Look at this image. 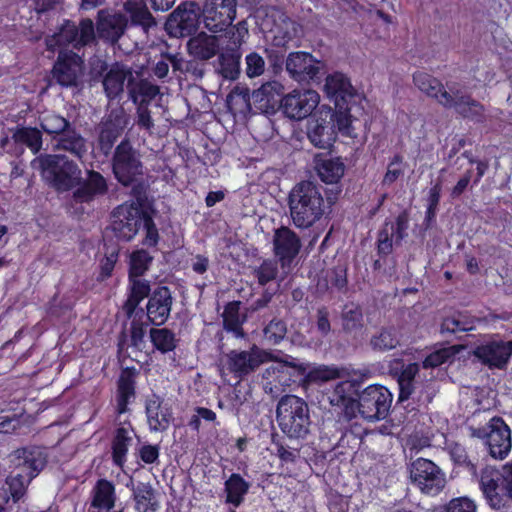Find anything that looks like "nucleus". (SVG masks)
Masks as SVG:
<instances>
[{
	"mask_svg": "<svg viewBox=\"0 0 512 512\" xmlns=\"http://www.w3.org/2000/svg\"><path fill=\"white\" fill-rule=\"evenodd\" d=\"M108 185L105 178L94 170L87 171V178L74 192V197L81 202H88L95 197L106 194Z\"/></svg>",
	"mask_w": 512,
	"mask_h": 512,
	"instance_id": "c756f323",
	"label": "nucleus"
},
{
	"mask_svg": "<svg viewBox=\"0 0 512 512\" xmlns=\"http://www.w3.org/2000/svg\"><path fill=\"white\" fill-rule=\"evenodd\" d=\"M460 347L449 346L440 348L429 354L423 361L424 368H435L446 362H450L459 352Z\"/></svg>",
	"mask_w": 512,
	"mask_h": 512,
	"instance_id": "603ef678",
	"label": "nucleus"
},
{
	"mask_svg": "<svg viewBox=\"0 0 512 512\" xmlns=\"http://www.w3.org/2000/svg\"><path fill=\"white\" fill-rule=\"evenodd\" d=\"M308 138L315 147L328 149L336 139L335 126L326 119H317L309 125Z\"/></svg>",
	"mask_w": 512,
	"mask_h": 512,
	"instance_id": "7c9ffc66",
	"label": "nucleus"
},
{
	"mask_svg": "<svg viewBox=\"0 0 512 512\" xmlns=\"http://www.w3.org/2000/svg\"><path fill=\"white\" fill-rule=\"evenodd\" d=\"M235 15V0H206L202 11L204 25L213 33L226 32L232 28Z\"/></svg>",
	"mask_w": 512,
	"mask_h": 512,
	"instance_id": "4468645a",
	"label": "nucleus"
},
{
	"mask_svg": "<svg viewBox=\"0 0 512 512\" xmlns=\"http://www.w3.org/2000/svg\"><path fill=\"white\" fill-rule=\"evenodd\" d=\"M272 359V355L257 346L248 351L233 350L227 354L228 369L239 377L248 375L261 364Z\"/></svg>",
	"mask_w": 512,
	"mask_h": 512,
	"instance_id": "a211bd4d",
	"label": "nucleus"
},
{
	"mask_svg": "<svg viewBox=\"0 0 512 512\" xmlns=\"http://www.w3.org/2000/svg\"><path fill=\"white\" fill-rule=\"evenodd\" d=\"M324 90L327 97L336 106L348 103L355 95V89L350 80L342 73H334L326 78Z\"/></svg>",
	"mask_w": 512,
	"mask_h": 512,
	"instance_id": "cd10ccee",
	"label": "nucleus"
},
{
	"mask_svg": "<svg viewBox=\"0 0 512 512\" xmlns=\"http://www.w3.org/2000/svg\"><path fill=\"white\" fill-rule=\"evenodd\" d=\"M231 36L223 51L219 55L220 73L227 79L237 78L240 71L239 48L248 35V28L244 21L229 29Z\"/></svg>",
	"mask_w": 512,
	"mask_h": 512,
	"instance_id": "9d476101",
	"label": "nucleus"
},
{
	"mask_svg": "<svg viewBox=\"0 0 512 512\" xmlns=\"http://www.w3.org/2000/svg\"><path fill=\"white\" fill-rule=\"evenodd\" d=\"M411 479L425 494L437 495L445 486L444 473L433 462L419 458L412 463Z\"/></svg>",
	"mask_w": 512,
	"mask_h": 512,
	"instance_id": "2eb2a0df",
	"label": "nucleus"
},
{
	"mask_svg": "<svg viewBox=\"0 0 512 512\" xmlns=\"http://www.w3.org/2000/svg\"><path fill=\"white\" fill-rule=\"evenodd\" d=\"M255 275L259 284L265 285L275 279L277 275V264L274 261H264L261 266L255 270Z\"/></svg>",
	"mask_w": 512,
	"mask_h": 512,
	"instance_id": "69168bd1",
	"label": "nucleus"
},
{
	"mask_svg": "<svg viewBox=\"0 0 512 512\" xmlns=\"http://www.w3.org/2000/svg\"><path fill=\"white\" fill-rule=\"evenodd\" d=\"M159 447L157 445L144 444L138 450V456L145 464H158Z\"/></svg>",
	"mask_w": 512,
	"mask_h": 512,
	"instance_id": "338daca9",
	"label": "nucleus"
},
{
	"mask_svg": "<svg viewBox=\"0 0 512 512\" xmlns=\"http://www.w3.org/2000/svg\"><path fill=\"white\" fill-rule=\"evenodd\" d=\"M338 110L331 115L332 125L337 127L338 131L345 136L355 137L354 119L348 113V109H343V105L337 106Z\"/></svg>",
	"mask_w": 512,
	"mask_h": 512,
	"instance_id": "8fccbe9b",
	"label": "nucleus"
},
{
	"mask_svg": "<svg viewBox=\"0 0 512 512\" xmlns=\"http://www.w3.org/2000/svg\"><path fill=\"white\" fill-rule=\"evenodd\" d=\"M240 303L230 302L226 305L223 312V324L227 331H231L236 337H242L241 330L242 318L240 315Z\"/></svg>",
	"mask_w": 512,
	"mask_h": 512,
	"instance_id": "de8ad7c7",
	"label": "nucleus"
},
{
	"mask_svg": "<svg viewBox=\"0 0 512 512\" xmlns=\"http://www.w3.org/2000/svg\"><path fill=\"white\" fill-rule=\"evenodd\" d=\"M313 380L328 381L341 377V371L335 367H319L309 373Z\"/></svg>",
	"mask_w": 512,
	"mask_h": 512,
	"instance_id": "774afa93",
	"label": "nucleus"
},
{
	"mask_svg": "<svg viewBox=\"0 0 512 512\" xmlns=\"http://www.w3.org/2000/svg\"><path fill=\"white\" fill-rule=\"evenodd\" d=\"M134 396V380L130 373L121 374L118 381L117 412L123 414L127 411L129 400Z\"/></svg>",
	"mask_w": 512,
	"mask_h": 512,
	"instance_id": "a18cd8bd",
	"label": "nucleus"
},
{
	"mask_svg": "<svg viewBox=\"0 0 512 512\" xmlns=\"http://www.w3.org/2000/svg\"><path fill=\"white\" fill-rule=\"evenodd\" d=\"M128 20L120 13L110 14L104 10L98 12L97 32L99 37L115 43L123 35Z\"/></svg>",
	"mask_w": 512,
	"mask_h": 512,
	"instance_id": "bb28decb",
	"label": "nucleus"
},
{
	"mask_svg": "<svg viewBox=\"0 0 512 512\" xmlns=\"http://www.w3.org/2000/svg\"><path fill=\"white\" fill-rule=\"evenodd\" d=\"M270 31L274 34L273 41L275 45L283 46L299 35L300 26L285 14L277 12V20Z\"/></svg>",
	"mask_w": 512,
	"mask_h": 512,
	"instance_id": "c9c22d12",
	"label": "nucleus"
},
{
	"mask_svg": "<svg viewBox=\"0 0 512 512\" xmlns=\"http://www.w3.org/2000/svg\"><path fill=\"white\" fill-rule=\"evenodd\" d=\"M152 257L145 250H137L130 256V277L143 275L149 267Z\"/></svg>",
	"mask_w": 512,
	"mask_h": 512,
	"instance_id": "5fc2aeb1",
	"label": "nucleus"
},
{
	"mask_svg": "<svg viewBox=\"0 0 512 512\" xmlns=\"http://www.w3.org/2000/svg\"><path fill=\"white\" fill-rule=\"evenodd\" d=\"M320 103V95L312 89H294L280 102L283 114L292 120L300 121L312 114Z\"/></svg>",
	"mask_w": 512,
	"mask_h": 512,
	"instance_id": "9b49d317",
	"label": "nucleus"
},
{
	"mask_svg": "<svg viewBox=\"0 0 512 512\" xmlns=\"http://www.w3.org/2000/svg\"><path fill=\"white\" fill-rule=\"evenodd\" d=\"M345 165L339 158L325 159L317 166L320 179L329 184L337 183L344 175Z\"/></svg>",
	"mask_w": 512,
	"mask_h": 512,
	"instance_id": "37998d69",
	"label": "nucleus"
},
{
	"mask_svg": "<svg viewBox=\"0 0 512 512\" xmlns=\"http://www.w3.org/2000/svg\"><path fill=\"white\" fill-rule=\"evenodd\" d=\"M321 69V62L307 52H292L286 59V71L299 83L313 81Z\"/></svg>",
	"mask_w": 512,
	"mask_h": 512,
	"instance_id": "6ab92c4d",
	"label": "nucleus"
},
{
	"mask_svg": "<svg viewBox=\"0 0 512 512\" xmlns=\"http://www.w3.org/2000/svg\"><path fill=\"white\" fill-rule=\"evenodd\" d=\"M115 488L105 479L97 481L92 490L91 509L89 512H109L115 504Z\"/></svg>",
	"mask_w": 512,
	"mask_h": 512,
	"instance_id": "2f4dec72",
	"label": "nucleus"
},
{
	"mask_svg": "<svg viewBox=\"0 0 512 512\" xmlns=\"http://www.w3.org/2000/svg\"><path fill=\"white\" fill-rule=\"evenodd\" d=\"M444 512H477V505L469 497H456L445 505Z\"/></svg>",
	"mask_w": 512,
	"mask_h": 512,
	"instance_id": "680f3d73",
	"label": "nucleus"
},
{
	"mask_svg": "<svg viewBox=\"0 0 512 512\" xmlns=\"http://www.w3.org/2000/svg\"><path fill=\"white\" fill-rule=\"evenodd\" d=\"M133 77L134 75L130 68L122 64H114L103 79V86L107 97L113 99L120 95L124 90L125 81L128 83Z\"/></svg>",
	"mask_w": 512,
	"mask_h": 512,
	"instance_id": "c85d7f7f",
	"label": "nucleus"
},
{
	"mask_svg": "<svg viewBox=\"0 0 512 512\" xmlns=\"http://www.w3.org/2000/svg\"><path fill=\"white\" fill-rule=\"evenodd\" d=\"M392 393L382 385H369L358 394L354 418L360 415L368 421L383 419L392 403Z\"/></svg>",
	"mask_w": 512,
	"mask_h": 512,
	"instance_id": "423d86ee",
	"label": "nucleus"
},
{
	"mask_svg": "<svg viewBox=\"0 0 512 512\" xmlns=\"http://www.w3.org/2000/svg\"><path fill=\"white\" fill-rule=\"evenodd\" d=\"M131 291L124 304V310L131 316L138 304L149 294L150 287L146 281L140 279L131 280Z\"/></svg>",
	"mask_w": 512,
	"mask_h": 512,
	"instance_id": "49530a36",
	"label": "nucleus"
},
{
	"mask_svg": "<svg viewBox=\"0 0 512 512\" xmlns=\"http://www.w3.org/2000/svg\"><path fill=\"white\" fill-rule=\"evenodd\" d=\"M127 88L132 101L134 103L140 102L141 105L150 102L160 93L157 85L143 79L136 81L135 76L129 80Z\"/></svg>",
	"mask_w": 512,
	"mask_h": 512,
	"instance_id": "e433bc0d",
	"label": "nucleus"
},
{
	"mask_svg": "<svg viewBox=\"0 0 512 512\" xmlns=\"http://www.w3.org/2000/svg\"><path fill=\"white\" fill-rule=\"evenodd\" d=\"M249 483L239 474H232L225 482V491L227 493V502L238 507L249 490Z\"/></svg>",
	"mask_w": 512,
	"mask_h": 512,
	"instance_id": "a19ab883",
	"label": "nucleus"
},
{
	"mask_svg": "<svg viewBox=\"0 0 512 512\" xmlns=\"http://www.w3.org/2000/svg\"><path fill=\"white\" fill-rule=\"evenodd\" d=\"M145 213L136 202L119 205L112 214V229L122 240L130 241L138 233Z\"/></svg>",
	"mask_w": 512,
	"mask_h": 512,
	"instance_id": "f8f14e48",
	"label": "nucleus"
},
{
	"mask_svg": "<svg viewBox=\"0 0 512 512\" xmlns=\"http://www.w3.org/2000/svg\"><path fill=\"white\" fill-rule=\"evenodd\" d=\"M471 436L478 438L487 446L495 459H504L511 450V433L506 423L499 417H493L479 428L470 427Z\"/></svg>",
	"mask_w": 512,
	"mask_h": 512,
	"instance_id": "0eeeda50",
	"label": "nucleus"
},
{
	"mask_svg": "<svg viewBox=\"0 0 512 512\" xmlns=\"http://www.w3.org/2000/svg\"><path fill=\"white\" fill-rule=\"evenodd\" d=\"M135 509L138 512H156L158 501L151 485L139 483L133 490Z\"/></svg>",
	"mask_w": 512,
	"mask_h": 512,
	"instance_id": "58836bf2",
	"label": "nucleus"
},
{
	"mask_svg": "<svg viewBox=\"0 0 512 512\" xmlns=\"http://www.w3.org/2000/svg\"><path fill=\"white\" fill-rule=\"evenodd\" d=\"M199 25V6L194 2L180 5L167 19L165 29L173 37H185L196 31Z\"/></svg>",
	"mask_w": 512,
	"mask_h": 512,
	"instance_id": "dca6fc26",
	"label": "nucleus"
},
{
	"mask_svg": "<svg viewBox=\"0 0 512 512\" xmlns=\"http://www.w3.org/2000/svg\"><path fill=\"white\" fill-rule=\"evenodd\" d=\"M358 383L354 380H344L335 384L329 394L331 405L342 408L348 418H354V409L358 398Z\"/></svg>",
	"mask_w": 512,
	"mask_h": 512,
	"instance_id": "b1692460",
	"label": "nucleus"
},
{
	"mask_svg": "<svg viewBox=\"0 0 512 512\" xmlns=\"http://www.w3.org/2000/svg\"><path fill=\"white\" fill-rule=\"evenodd\" d=\"M31 481L32 480L24 478L23 474L11 472V475L8 476L5 481V486H3L0 491H5L7 493L9 496V502L12 501L13 503H17L26 494V490Z\"/></svg>",
	"mask_w": 512,
	"mask_h": 512,
	"instance_id": "c03bdc74",
	"label": "nucleus"
},
{
	"mask_svg": "<svg viewBox=\"0 0 512 512\" xmlns=\"http://www.w3.org/2000/svg\"><path fill=\"white\" fill-rule=\"evenodd\" d=\"M288 356H286L285 360H277L273 361L270 366H268L264 373L263 378L269 380L265 389H268L272 392L273 387L278 391L279 386L288 385V381L290 380V370L295 367L292 362L288 361Z\"/></svg>",
	"mask_w": 512,
	"mask_h": 512,
	"instance_id": "473e14b6",
	"label": "nucleus"
},
{
	"mask_svg": "<svg viewBox=\"0 0 512 512\" xmlns=\"http://www.w3.org/2000/svg\"><path fill=\"white\" fill-rule=\"evenodd\" d=\"M230 36L229 30L219 36L200 32L188 41V51L197 59L208 60L220 51L221 45L227 44Z\"/></svg>",
	"mask_w": 512,
	"mask_h": 512,
	"instance_id": "412c9836",
	"label": "nucleus"
},
{
	"mask_svg": "<svg viewBox=\"0 0 512 512\" xmlns=\"http://www.w3.org/2000/svg\"><path fill=\"white\" fill-rule=\"evenodd\" d=\"M442 331L450 333L470 331L474 329V320L461 314L446 318L442 323Z\"/></svg>",
	"mask_w": 512,
	"mask_h": 512,
	"instance_id": "4d7b16f0",
	"label": "nucleus"
},
{
	"mask_svg": "<svg viewBox=\"0 0 512 512\" xmlns=\"http://www.w3.org/2000/svg\"><path fill=\"white\" fill-rule=\"evenodd\" d=\"M245 64L246 75L249 78L261 76L264 73L266 67L264 58L256 52H251L245 57Z\"/></svg>",
	"mask_w": 512,
	"mask_h": 512,
	"instance_id": "052dcab7",
	"label": "nucleus"
},
{
	"mask_svg": "<svg viewBox=\"0 0 512 512\" xmlns=\"http://www.w3.org/2000/svg\"><path fill=\"white\" fill-rule=\"evenodd\" d=\"M114 111H119V113L115 115L114 121L109 119L102 123L99 135L100 148L105 154L110 152L125 124L123 109L117 108Z\"/></svg>",
	"mask_w": 512,
	"mask_h": 512,
	"instance_id": "72a5a7b5",
	"label": "nucleus"
},
{
	"mask_svg": "<svg viewBox=\"0 0 512 512\" xmlns=\"http://www.w3.org/2000/svg\"><path fill=\"white\" fill-rule=\"evenodd\" d=\"M150 339L154 347L162 353L174 350L177 343L175 334L167 328L151 329Z\"/></svg>",
	"mask_w": 512,
	"mask_h": 512,
	"instance_id": "09e8293b",
	"label": "nucleus"
},
{
	"mask_svg": "<svg viewBox=\"0 0 512 512\" xmlns=\"http://www.w3.org/2000/svg\"><path fill=\"white\" fill-rule=\"evenodd\" d=\"M112 168L115 178L124 186L137 181L143 174L139 154L127 142H121L114 153Z\"/></svg>",
	"mask_w": 512,
	"mask_h": 512,
	"instance_id": "1a4fd4ad",
	"label": "nucleus"
},
{
	"mask_svg": "<svg viewBox=\"0 0 512 512\" xmlns=\"http://www.w3.org/2000/svg\"><path fill=\"white\" fill-rule=\"evenodd\" d=\"M36 161L40 165L43 178L57 191H68L80 183V168L66 156L44 155Z\"/></svg>",
	"mask_w": 512,
	"mask_h": 512,
	"instance_id": "20e7f679",
	"label": "nucleus"
},
{
	"mask_svg": "<svg viewBox=\"0 0 512 512\" xmlns=\"http://www.w3.org/2000/svg\"><path fill=\"white\" fill-rule=\"evenodd\" d=\"M276 418L281 431L291 439H303L310 431V415L307 403L295 395L280 399Z\"/></svg>",
	"mask_w": 512,
	"mask_h": 512,
	"instance_id": "7ed1b4c3",
	"label": "nucleus"
},
{
	"mask_svg": "<svg viewBox=\"0 0 512 512\" xmlns=\"http://www.w3.org/2000/svg\"><path fill=\"white\" fill-rule=\"evenodd\" d=\"M133 440V430L118 428L112 443V457L115 465L122 467L126 462V455Z\"/></svg>",
	"mask_w": 512,
	"mask_h": 512,
	"instance_id": "4c0bfd02",
	"label": "nucleus"
},
{
	"mask_svg": "<svg viewBox=\"0 0 512 512\" xmlns=\"http://www.w3.org/2000/svg\"><path fill=\"white\" fill-rule=\"evenodd\" d=\"M408 218L406 214H400L395 222H386L378 235V250L382 254H388L393 244L400 243L407 236Z\"/></svg>",
	"mask_w": 512,
	"mask_h": 512,
	"instance_id": "a878e982",
	"label": "nucleus"
},
{
	"mask_svg": "<svg viewBox=\"0 0 512 512\" xmlns=\"http://www.w3.org/2000/svg\"><path fill=\"white\" fill-rule=\"evenodd\" d=\"M413 81L421 92L434 98L446 108H454L464 117L475 118L482 113V106L469 96L464 95L461 89L449 86V91H447L438 79L425 72L415 73Z\"/></svg>",
	"mask_w": 512,
	"mask_h": 512,
	"instance_id": "f03ea898",
	"label": "nucleus"
},
{
	"mask_svg": "<svg viewBox=\"0 0 512 512\" xmlns=\"http://www.w3.org/2000/svg\"><path fill=\"white\" fill-rule=\"evenodd\" d=\"M286 335V325L281 320H272L264 329L265 338L273 344L279 343Z\"/></svg>",
	"mask_w": 512,
	"mask_h": 512,
	"instance_id": "0e129e2a",
	"label": "nucleus"
},
{
	"mask_svg": "<svg viewBox=\"0 0 512 512\" xmlns=\"http://www.w3.org/2000/svg\"><path fill=\"white\" fill-rule=\"evenodd\" d=\"M321 187L311 181L294 186L289 194V210L294 225L305 229L319 221L326 211Z\"/></svg>",
	"mask_w": 512,
	"mask_h": 512,
	"instance_id": "f257e3e1",
	"label": "nucleus"
},
{
	"mask_svg": "<svg viewBox=\"0 0 512 512\" xmlns=\"http://www.w3.org/2000/svg\"><path fill=\"white\" fill-rule=\"evenodd\" d=\"M84 74L82 58L73 52H60L52 70L53 79L62 87L77 86Z\"/></svg>",
	"mask_w": 512,
	"mask_h": 512,
	"instance_id": "f3484780",
	"label": "nucleus"
},
{
	"mask_svg": "<svg viewBox=\"0 0 512 512\" xmlns=\"http://www.w3.org/2000/svg\"><path fill=\"white\" fill-rule=\"evenodd\" d=\"M404 173L403 158L400 155H395L388 163L387 171L383 177L384 185H391Z\"/></svg>",
	"mask_w": 512,
	"mask_h": 512,
	"instance_id": "e2e57ef3",
	"label": "nucleus"
},
{
	"mask_svg": "<svg viewBox=\"0 0 512 512\" xmlns=\"http://www.w3.org/2000/svg\"><path fill=\"white\" fill-rule=\"evenodd\" d=\"M474 356L490 368H503L512 355V341H490L477 346Z\"/></svg>",
	"mask_w": 512,
	"mask_h": 512,
	"instance_id": "aec40b11",
	"label": "nucleus"
},
{
	"mask_svg": "<svg viewBox=\"0 0 512 512\" xmlns=\"http://www.w3.org/2000/svg\"><path fill=\"white\" fill-rule=\"evenodd\" d=\"M171 307L170 290L167 287L157 288L150 296L146 306L150 323L157 326L164 324L170 316Z\"/></svg>",
	"mask_w": 512,
	"mask_h": 512,
	"instance_id": "393cba45",
	"label": "nucleus"
},
{
	"mask_svg": "<svg viewBox=\"0 0 512 512\" xmlns=\"http://www.w3.org/2000/svg\"><path fill=\"white\" fill-rule=\"evenodd\" d=\"M68 125L69 123L65 118L56 114H45L41 118V127L49 134L64 132Z\"/></svg>",
	"mask_w": 512,
	"mask_h": 512,
	"instance_id": "bf43d9fd",
	"label": "nucleus"
},
{
	"mask_svg": "<svg viewBox=\"0 0 512 512\" xmlns=\"http://www.w3.org/2000/svg\"><path fill=\"white\" fill-rule=\"evenodd\" d=\"M343 327L347 331H353L362 327L363 315L361 309L355 304L346 305L343 310Z\"/></svg>",
	"mask_w": 512,
	"mask_h": 512,
	"instance_id": "13d9d810",
	"label": "nucleus"
},
{
	"mask_svg": "<svg viewBox=\"0 0 512 512\" xmlns=\"http://www.w3.org/2000/svg\"><path fill=\"white\" fill-rule=\"evenodd\" d=\"M124 11L134 25L149 27L153 23L152 16L143 0H127L124 3Z\"/></svg>",
	"mask_w": 512,
	"mask_h": 512,
	"instance_id": "79ce46f5",
	"label": "nucleus"
},
{
	"mask_svg": "<svg viewBox=\"0 0 512 512\" xmlns=\"http://www.w3.org/2000/svg\"><path fill=\"white\" fill-rule=\"evenodd\" d=\"M147 422L151 431L165 430L170 422V414L163 408L159 397L152 396L146 402Z\"/></svg>",
	"mask_w": 512,
	"mask_h": 512,
	"instance_id": "f704fd0d",
	"label": "nucleus"
},
{
	"mask_svg": "<svg viewBox=\"0 0 512 512\" xmlns=\"http://www.w3.org/2000/svg\"><path fill=\"white\" fill-rule=\"evenodd\" d=\"M273 245L275 255L279 258L283 268L290 265L301 248L299 237L287 227H281L275 231Z\"/></svg>",
	"mask_w": 512,
	"mask_h": 512,
	"instance_id": "4be33fe9",
	"label": "nucleus"
},
{
	"mask_svg": "<svg viewBox=\"0 0 512 512\" xmlns=\"http://www.w3.org/2000/svg\"><path fill=\"white\" fill-rule=\"evenodd\" d=\"M419 371V366L417 363L408 364L402 370L399 376V386H400V400L407 399L411 394V384L416 374Z\"/></svg>",
	"mask_w": 512,
	"mask_h": 512,
	"instance_id": "6e6d98bb",
	"label": "nucleus"
},
{
	"mask_svg": "<svg viewBox=\"0 0 512 512\" xmlns=\"http://www.w3.org/2000/svg\"><path fill=\"white\" fill-rule=\"evenodd\" d=\"M399 344L396 331L392 328L382 329L377 335L371 339V345L378 350H391Z\"/></svg>",
	"mask_w": 512,
	"mask_h": 512,
	"instance_id": "864d4df0",
	"label": "nucleus"
},
{
	"mask_svg": "<svg viewBox=\"0 0 512 512\" xmlns=\"http://www.w3.org/2000/svg\"><path fill=\"white\" fill-rule=\"evenodd\" d=\"M95 39V29L92 20L83 19L79 27L70 21H66L58 32L47 37L46 47L50 51H56L61 47L72 44L74 47L84 46Z\"/></svg>",
	"mask_w": 512,
	"mask_h": 512,
	"instance_id": "6e6552de",
	"label": "nucleus"
},
{
	"mask_svg": "<svg viewBox=\"0 0 512 512\" xmlns=\"http://www.w3.org/2000/svg\"><path fill=\"white\" fill-rule=\"evenodd\" d=\"M57 147L70 152L80 160L87 153L85 139L80 134L72 130H68L62 134L58 140Z\"/></svg>",
	"mask_w": 512,
	"mask_h": 512,
	"instance_id": "ea45409f",
	"label": "nucleus"
},
{
	"mask_svg": "<svg viewBox=\"0 0 512 512\" xmlns=\"http://www.w3.org/2000/svg\"><path fill=\"white\" fill-rule=\"evenodd\" d=\"M14 139L16 142L26 144L34 154L38 153L42 146L41 133L36 128L18 129L14 133Z\"/></svg>",
	"mask_w": 512,
	"mask_h": 512,
	"instance_id": "3c124183",
	"label": "nucleus"
},
{
	"mask_svg": "<svg viewBox=\"0 0 512 512\" xmlns=\"http://www.w3.org/2000/svg\"><path fill=\"white\" fill-rule=\"evenodd\" d=\"M501 485L502 476L497 469L487 466L481 471L480 488L493 509L505 506V495L502 493L503 486L501 487Z\"/></svg>",
	"mask_w": 512,
	"mask_h": 512,
	"instance_id": "5701e85b",
	"label": "nucleus"
},
{
	"mask_svg": "<svg viewBox=\"0 0 512 512\" xmlns=\"http://www.w3.org/2000/svg\"><path fill=\"white\" fill-rule=\"evenodd\" d=\"M47 452L44 448L32 446L13 451L9 455L12 472L23 474L33 480L47 464Z\"/></svg>",
	"mask_w": 512,
	"mask_h": 512,
	"instance_id": "ddd939ff",
	"label": "nucleus"
},
{
	"mask_svg": "<svg viewBox=\"0 0 512 512\" xmlns=\"http://www.w3.org/2000/svg\"><path fill=\"white\" fill-rule=\"evenodd\" d=\"M283 85L278 81L264 83L253 91L251 98L246 91L235 89L227 97V106L233 112H243L250 107V101L262 112L274 111L279 103Z\"/></svg>",
	"mask_w": 512,
	"mask_h": 512,
	"instance_id": "39448f33",
	"label": "nucleus"
}]
</instances>
